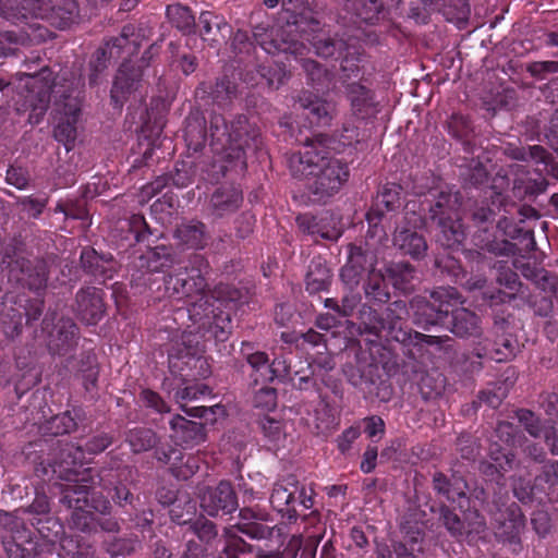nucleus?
<instances>
[{
	"mask_svg": "<svg viewBox=\"0 0 558 558\" xmlns=\"http://www.w3.org/2000/svg\"><path fill=\"white\" fill-rule=\"evenodd\" d=\"M49 512L50 504L48 497L44 493L37 492L35 499L28 508L15 510L14 514L0 513V522L12 530L19 526V522H13V519L21 521V524H24L27 520L35 526L41 523L44 518L48 517Z\"/></svg>",
	"mask_w": 558,
	"mask_h": 558,
	"instance_id": "2eb2a0df",
	"label": "nucleus"
},
{
	"mask_svg": "<svg viewBox=\"0 0 558 558\" xmlns=\"http://www.w3.org/2000/svg\"><path fill=\"white\" fill-rule=\"evenodd\" d=\"M389 283L388 272L381 274L380 270L375 268L369 269L366 292L372 293L375 298L381 300L388 298L389 293L386 290Z\"/></svg>",
	"mask_w": 558,
	"mask_h": 558,
	"instance_id": "a18cd8bd",
	"label": "nucleus"
},
{
	"mask_svg": "<svg viewBox=\"0 0 558 558\" xmlns=\"http://www.w3.org/2000/svg\"><path fill=\"white\" fill-rule=\"evenodd\" d=\"M23 210L27 213L29 217L37 218L46 206L45 199H37L32 197H25L21 201Z\"/></svg>",
	"mask_w": 558,
	"mask_h": 558,
	"instance_id": "338daca9",
	"label": "nucleus"
},
{
	"mask_svg": "<svg viewBox=\"0 0 558 558\" xmlns=\"http://www.w3.org/2000/svg\"><path fill=\"white\" fill-rule=\"evenodd\" d=\"M547 189V181L538 175L532 178L529 173L518 174L513 182V195L523 199L525 197L537 196L544 193Z\"/></svg>",
	"mask_w": 558,
	"mask_h": 558,
	"instance_id": "2f4dec72",
	"label": "nucleus"
},
{
	"mask_svg": "<svg viewBox=\"0 0 558 558\" xmlns=\"http://www.w3.org/2000/svg\"><path fill=\"white\" fill-rule=\"evenodd\" d=\"M84 452L80 447L66 445L60 450V461L53 464L40 462L35 473L43 480L53 477L70 482L62 489L61 502L72 510L71 525L84 533H93L94 542L100 541L102 535L98 531L114 532L118 530V523L111 519L97 522L93 511L105 513L110 502L96 492H90L92 486L86 485L90 480L94 485L96 482L89 473H80L78 468L83 465Z\"/></svg>",
	"mask_w": 558,
	"mask_h": 558,
	"instance_id": "f03ea898",
	"label": "nucleus"
},
{
	"mask_svg": "<svg viewBox=\"0 0 558 558\" xmlns=\"http://www.w3.org/2000/svg\"><path fill=\"white\" fill-rule=\"evenodd\" d=\"M75 426L76 423L73 417L69 413H62L51 417L46 429L54 435H59L72 432Z\"/></svg>",
	"mask_w": 558,
	"mask_h": 558,
	"instance_id": "5fc2aeb1",
	"label": "nucleus"
},
{
	"mask_svg": "<svg viewBox=\"0 0 558 558\" xmlns=\"http://www.w3.org/2000/svg\"><path fill=\"white\" fill-rule=\"evenodd\" d=\"M141 400L146 407L154 409L158 413H165L169 411L168 405L160 398V396L149 389H144L141 392Z\"/></svg>",
	"mask_w": 558,
	"mask_h": 558,
	"instance_id": "e2e57ef3",
	"label": "nucleus"
},
{
	"mask_svg": "<svg viewBox=\"0 0 558 558\" xmlns=\"http://www.w3.org/2000/svg\"><path fill=\"white\" fill-rule=\"evenodd\" d=\"M56 211L63 214L65 219L82 220L84 227L90 225L88 211L82 202L58 204Z\"/></svg>",
	"mask_w": 558,
	"mask_h": 558,
	"instance_id": "de8ad7c7",
	"label": "nucleus"
},
{
	"mask_svg": "<svg viewBox=\"0 0 558 558\" xmlns=\"http://www.w3.org/2000/svg\"><path fill=\"white\" fill-rule=\"evenodd\" d=\"M306 40L311 43L312 47L315 49L316 54L323 58L341 56L343 44L339 40H333L324 37L323 35H316L312 39L306 37Z\"/></svg>",
	"mask_w": 558,
	"mask_h": 558,
	"instance_id": "37998d69",
	"label": "nucleus"
},
{
	"mask_svg": "<svg viewBox=\"0 0 558 558\" xmlns=\"http://www.w3.org/2000/svg\"><path fill=\"white\" fill-rule=\"evenodd\" d=\"M497 227L506 236L509 238L502 240L501 244H511L510 240H519L525 244H535L533 231L519 227L506 217L498 221Z\"/></svg>",
	"mask_w": 558,
	"mask_h": 558,
	"instance_id": "4c0bfd02",
	"label": "nucleus"
},
{
	"mask_svg": "<svg viewBox=\"0 0 558 558\" xmlns=\"http://www.w3.org/2000/svg\"><path fill=\"white\" fill-rule=\"evenodd\" d=\"M368 231L366 240L369 244H383L387 241L388 235L381 225V217L374 215L373 213L367 214Z\"/></svg>",
	"mask_w": 558,
	"mask_h": 558,
	"instance_id": "864d4df0",
	"label": "nucleus"
},
{
	"mask_svg": "<svg viewBox=\"0 0 558 558\" xmlns=\"http://www.w3.org/2000/svg\"><path fill=\"white\" fill-rule=\"evenodd\" d=\"M296 226L302 233L314 236V241H317L318 238L327 241H338L341 234V231L335 227L320 226L316 218L310 214L299 215Z\"/></svg>",
	"mask_w": 558,
	"mask_h": 558,
	"instance_id": "c85d7f7f",
	"label": "nucleus"
},
{
	"mask_svg": "<svg viewBox=\"0 0 558 558\" xmlns=\"http://www.w3.org/2000/svg\"><path fill=\"white\" fill-rule=\"evenodd\" d=\"M189 530L193 535L197 536V538L204 543H209L217 535L214 523L204 519H198L193 522L189 526Z\"/></svg>",
	"mask_w": 558,
	"mask_h": 558,
	"instance_id": "6e6d98bb",
	"label": "nucleus"
},
{
	"mask_svg": "<svg viewBox=\"0 0 558 558\" xmlns=\"http://www.w3.org/2000/svg\"><path fill=\"white\" fill-rule=\"evenodd\" d=\"M19 87L25 92L21 94L22 104L16 102V110L24 112L31 110L28 121L38 123L44 117L51 97L59 106V121L54 128V138L65 146L69 151L76 138V122L81 111V102L77 88L81 80L69 84L65 75L51 80V72L43 69L39 73L31 75L19 74Z\"/></svg>",
	"mask_w": 558,
	"mask_h": 558,
	"instance_id": "7ed1b4c3",
	"label": "nucleus"
},
{
	"mask_svg": "<svg viewBox=\"0 0 558 558\" xmlns=\"http://www.w3.org/2000/svg\"><path fill=\"white\" fill-rule=\"evenodd\" d=\"M508 203L501 193H492L490 201H482L475 204L472 210L473 220L477 223H485L493 220L494 216L501 210L508 211Z\"/></svg>",
	"mask_w": 558,
	"mask_h": 558,
	"instance_id": "7c9ffc66",
	"label": "nucleus"
},
{
	"mask_svg": "<svg viewBox=\"0 0 558 558\" xmlns=\"http://www.w3.org/2000/svg\"><path fill=\"white\" fill-rule=\"evenodd\" d=\"M243 201L242 192L234 186H222L210 198L211 215L222 218L235 213Z\"/></svg>",
	"mask_w": 558,
	"mask_h": 558,
	"instance_id": "412c9836",
	"label": "nucleus"
},
{
	"mask_svg": "<svg viewBox=\"0 0 558 558\" xmlns=\"http://www.w3.org/2000/svg\"><path fill=\"white\" fill-rule=\"evenodd\" d=\"M43 325V330L48 335V347L51 351L61 354L73 345L76 326L71 319L61 318L50 329V318L46 316Z\"/></svg>",
	"mask_w": 558,
	"mask_h": 558,
	"instance_id": "dca6fc26",
	"label": "nucleus"
},
{
	"mask_svg": "<svg viewBox=\"0 0 558 558\" xmlns=\"http://www.w3.org/2000/svg\"><path fill=\"white\" fill-rule=\"evenodd\" d=\"M108 476L113 477V475L111 473L105 474V475H98V484L101 485L104 487V489H106V490L113 489L114 495L112 496V498L114 500H117L119 504H121L122 501L126 502L129 500V496H130V493L126 489V487L123 485H119V486L113 485V482L111 480L107 478Z\"/></svg>",
	"mask_w": 558,
	"mask_h": 558,
	"instance_id": "052dcab7",
	"label": "nucleus"
},
{
	"mask_svg": "<svg viewBox=\"0 0 558 558\" xmlns=\"http://www.w3.org/2000/svg\"><path fill=\"white\" fill-rule=\"evenodd\" d=\"M302 66L307 72L312 84L317 90L323 87V85L330 82L329 74L326 70H324L316 61L304 59L302 60Z\"/></svg>",
	"mask_w": 558,
	"mask_h": 558,
	"instance_id": "603ef678",
	"label": "nucleus"
},
{
	"mask_svg": "<svg viewBox=\"0 0 558 558\" xmlns=\"http://www.w3.org/2000/svg\"><path fill=\"white\" fill-rule=\"evenodd\" d=\"M262 432L274 448H277L286 438V430L283 423L272 417L265 416L260 422Z\"/></svg>",
	"mask_w": 558,
	"mask_h": 558,
	"instance_id": "ea45409f",
	"label": "nucleus"
},
{
	"mask_svg": "<svg viewBox=\"0 0 558 558\" xmlns=\"http://www.w3.org/2000/svg\"><path fill=\"white\" fill-rule=\"evenodd\" d=\"M140 77L138 71H131L126 63L121 65L111 88V100L114 107H122L123 102L137 90Z\"/></svg>",
	"mask_w": 558,
	"mask_h": 558,
	"instance_id": "4be33fe9",
	"label": "nucleus"
},
{
	"mask_svg": "<svg viewBox=\"0 0 558 558\" xmlns=\"http://www.w3.org/2000/svg\"><path fill=\"white\" fill-rule=\"evenodd\" d=\"M172 437L179 444L192 445L203 439V426L194 421H189L182 415H175L170 421Z\"/></svg>",
	"mask_w": 558,
	"mask_h": 558,
	"instance_id": "cd10ccee",
	"label": "nucleus"
},
{
	"mask_svg": "<svg viewBox=\"0 0 558 558\" xmlns=\"http://www.w3.org/2000/svg\"><path fill=\"white\" fill-rule=\"evenodd\" d=\"M430 299L432 302L423 305L418 301L411 302L418 325L427 327L444 324L445 318L452 311L451 331L459 337L476 335L478 317L464 307L452 310L454 305L461 303L454 288H439L432 292Z\"/></svg>",
	"mask_w": 558,
	"mask_h": 558,
	"instance_id": "39448f33",
	"label": "nucleus"
},
{
	"mask_svg": "<svg viewBox=\"0 0 558 558\" xmlns=\"http://www.w3.org/2000/svg\"><path fill=\"white\" fill-rule=\"evenodd\" d=\"M171 246H153L148 250L145 259L147 260L148 270L156 272L160 271L166 267L172 266V259L170 258L169 248Z\"/></svg>",
	"mask_w": 558,
	"mask_h": 558,
	"instance_id": "79ce46f5",
	"label": "nucleus"
},
{
	"mask_svg": "<svg viewBox=\"0 0 558 558\" xmlns=\"http://www.w3.org/2000/svg\"><path fill=\"white\" fill-rule=\"evenodd\" d=\"M460 206L461 197L458 192L441 191L428 207L432 220L437 221L444 238L452 244H460L464 240L459 216Z\"/></svg>",
	"mask_w": 558,
	"mask_h": 558,
	"instance_id": "6e6552de",
	"label": "nucleus"
},
{
	"mask_svg": "<svg viewBox=\"0 0 558 558\" xmlns=\"http://www.w3.org/2000/svg\"><path fill=\"white\" fill-rule=\"evenodd\" d=\"M43 312V301L35 299L33 301L20 298L16 300L13 293H0V320L3 325V332L9 338H14L21 333L23 327V316L27 320L37 319Z\"/></svg>",
	"mask_w": 558,
	"mask_h": 558,
	"instance_id": "1a4fd4ad",
	"label": "nucleus"
},
{
	"mask_svg": "<svg viewBox=\"0 0 558 558\" xmlns=\"http://www.w3.org/2000/svg\"><path fill=\"white\" fill-rule=\"evenodd\" d=\"M7 268L9 269L10 279H14L22 286H27L29 289L39 291L46 287L47 271L46 266L40 263L33 270H25V262L20 259L3 260Z\"/></svg>",
	"mask_w": 558,
	"mask_h": 558,
	"instance_id": "f3484780",
	"label": "nucleus"
},
{
	"mask_svg": "<svg viewBox=\"0 0 558 558\" xmlns=\"http://www.w3.org/2000/svg\"><path fill=\"white\" fill-rule=\"evenodd\" d=\"M81 259L84 267L88 268L94 275H104L110 271L114 267V263L111 256H106L98 253L94 246H87L81 254Z\"/></svg>",
	"mask_w": 558,
	"mask_h": 558,
	"instance_id": "f704fd0d",
	"label": "nucleus"
},
{
	"mask_svg": "<svg viewBox=\"0 0 558 558\" xmlns=\"http://www.w3.org/2000/svg\"><path fill=\"white\" fill-rule=\"evenodd\" d=\"M206 391H207L206 386L196 384L193 386H189V387L179 389L175 392L174 398H175L177 402L180 403L181 410L189 416L207 418V414L209 412L215 413V414L216 413L222 414L223 408L221 405H215V407H210V408L194 407V408L187 409L185 405L182 404V402H184V401H191V400L198 399V397L201 395H205Z\"/></svg>",
	"mask_w": 558,
	"mask_h": 558,
	"instance_id": "b1692460",
	"label": "nucleus"
},
{
	"mask_svg": "<svg viewBox=\"0 0 558 558\" xmlns=\"http://www.w3.org/2000/svg\"><path fill=\"white\" fill-rule=\"evenodd\" d=\"M345 95L351 105L354 116L365 119L374 109V98L372 92L360 83H349L345 85Z\"/></svg>",
	"mask_w": 558,
	"mask_h": 558,
	"instance_id": "393cba45",
	"label": "nucleus"
},
{
	"mask_svg": "<svg viewBox=\"0 0 558 558\" xmlns=\"http://www.w3.org/2000/svg\"><path fill=\"white\" fill-rule=\"evenodd\" d=\"M77 12L75 0H0V17L13 23L32 16L50 20L65 28L75 21Z\"/></svg>",
	"mask_w": 558,
	"mask_h": 558,
	"instance_id": "423d86ee",
	"label": "nucleus"
},
{
	"mask_svg": "<svg viewBox=\"0 0 558 558\" xmlns=\"http://www.w3.org/2000/svg\"><path fill=\"white\" fill-rule=\"evenodd\" d=\"M4 371L0 369V384L14 386L17 396L23 395L31 387L35 386L40 380L41 372L37 367L35 360L32 356H19L15 363V373L11 377H5Z\"/></svg>",
	"mask_w": 558,
	"mask_h": 558,
	"instance_id": "4468645a",
	"label": "nucleus"
},
{
	"mask_svg": "<svg viewBox=\"0 0 558 558\" xmlns=\"http://www.w3.org/2000/svg\"><path fill=\"white\" fill-rule=\"evenodd\" d=\"M219 125L216 119L210 126L213 141L221 145L225 157L240 170L246 167V150L256 149L260 144L259 131L248 123L246 117L239 116L229 124Z\"/></svg>",
	"mask_w": 558,
	"mask_h": 558,
	"instance_id": "0eeeda50",
	"label": "nucleus"
},
{
	"mask_svg": "<svg viewBox=\"0 0 558 558\" xmlns=\"http://www.w3.org/2000/svg\"><path fill=\"white\" fill-rule=\"evenodd\" d=\"M175 238L182 244H198L209 240L206 226L197 220L182 222L175 230Z\"/></svg>",
	"mask_w": 558,
	"mask_h": 558,
	"instance_id": "72a5a7b5",
	"label": "nucleus"
},
{
	"mask_svg": "<svg viewBox=\"0 0 558 558\" xmlns=\"http://www.w3.org/2000/svg\"><path fill=\"white\" fill-rule=\"evenodd\" d=\"M349 262L341 269L342 280L350 287L356 286L364 268L360 264L363 257L362 246H350Z\"/></svg>",
	"mask_w": 558,
	"mask_h": 558,
	"instance_id": "c9c22d12",
	"label": "nucleus"
},
{
	"mask_svg": "<svg viewBox=\"0 0 558 558\" xmlns=\"http://www.w3.org/2000/svg\"><path fill=\"white\" fill-rule=\"evenodd\" d=\"M543 259L544 254L537 246H522L512 264L537 289L550 295L556 291L558 279L555 275L538 266Z\"/></svg>",
	"mask_w": 558,
	"mask_h": 558,
	"instance_id": "9b49d317",
	"label": "nucleus"
},
{
	"mask_svg": "<svg viewBox=\"0 0 558 558\" xmlns=\"http://www.w3.org/2000/svg\"><path fill=\"white\" fill-rule=\"evenodd\" d=\"M236 89L232 82L223 77L216 83V86L209 93V97L213 101L225 105L235 96Z\"/></svg>",
	"mask_w": 558,
	"mask_h": 558,
	"instance_id": "3c124183",
	"label": "nucleus"
},
{
	"mask_svg": "<svg viewBox=\"0 0 558 558\" xmlns=\"http://www.w3.org/2000/svg\"><path fill=\"white\" fill-rule=\"evenodd\" d=\"M328 279L329 276L327 272H323L319 277H314V275L310 272L306 278V289L312 293L325 290L329 283Z\"/></svg>",
	"mask_w": 558,
	"mask_h": 558,
	"instance_id": "774afa93",
	"label": "nucleus"
},
{
	"mask_svg": "<svg viewBox=\"0 0 558 558\" xmlns=\"http://www.w3.org/2000/svg\"><path fill=\"white\" fill-rule=\"evenodd\" d=\"M296 31L298 26L287 24L286 27L276 32L271 31L267 38L258 40V44L269 54L284 52L301 56L305 46L295 38L296 35L294 33Z\"/></svg>",
	"mask_w": 558,
	"mask_h": 558,
	"instance_id": "ddd939ff",
	"label": "nucleus"
},
{
	"mask_svg": "<svg viewBox=\"0 0 558 558\" xmlns=\"http://www.w3.org/2000/svg\"><path fill=\"white\" fill-rule=\"evenodd\" d=\"M414 548L411 550L402 543H392L388 545L386 543H378L376 548L377 558H415L413 555Z\"/></svg>",
	"mask_w": 558,
	"mask_h": 558,
	"instance_id": "8fccbe9b",
	"label": "nucleus"
},
{
	"mask_svg": "<svg viewBox=\"0 0 558 558\" xmlns=\"http://www.w3.org/2000/svg\"><path fill=\"white\" fill-rule=\"evenodd\" d=\"M515 444L522 446L520 437H517ZM514 446H499L497 444L493 445L489 449V462H485L483 464V472L487 475H494L495 473H502L510 469L513 465V453L511 451Z\"/></svg>",
	"mask_w": 558,
	"mask_h": 558,
	"instance_id": "bb28decb",
	"label": "nucleus"
},
{
	"mask_svg": "<svg viewBox=\"0 0 558 558\" xmlns=\"http://www.w3.org/2000/svg\"><path fill=\"white\" fill-rule=\"evenodd\" d=\"M425 220L415 211H407L402 222L397 227L393 235V244H426L422 229Z\"/></svg>",
	"mask_w": 558,
	"mask_h": 558,
	"instance_id": "5701e85b",
	"label": "nucleus"
},
{
	"mask_svg": "<svg viewBox=\"0 0 558 558\" xmlns=\"http://www.w3.org/2000/svg\"><path fill=\"white\" fill-rule=\"evenodd\" d=\"M434 487L435 489L441 494L447 500L452 504H457V507L464 511L469 508V498L466 496V483L463 478L452 476L451 480H448L442 474H436L434 476Z\"/></svg>",
	"mask_w": 558,
	"mask_h": 558,
	"instance_id": "aec40b11",
	"label": "nucleus"
},
{
	"mask_svg": "<svg viewBox=\"0 0 558 558\" xmlns=\"http://www.w3.org/2000/svg\"><path fill=\"white\" fill-rule=\"evenodd\" d=\"M507 518L504 513L496 515L495 520L499 523V531L497 534L507 539L515 538L524 527V517L517 505H511L506 510Z\"/></svg>",
	"mask_w": 558,
	"mask_h": 558,
	"instance_id": "c756f323",
	"label": "nucleus"
},
{
	"mask_svg": "<svg viewBox=\"0 0 558 558\" xmlns=\"http://www.w3.org/2000/svg\"><path fill=\"white\" fill-rule=\"evenodd\" d=\"M247 363L251 365L253 373L252 377H254V381L257 383H268L270 381V364L268 361V356L264 352H255L247 355Z\"/></svg>",
	"mask_w": 558,
	"mask_h": 558,
	"instance_id": "a19ab883",
	"label": "nucleus"
},
{
	"mask_svg": "<svg viewBox=\"0 0 558 558\" xmlns=\"http://www.w3.org/2000/svg\"><path fill=\"white\" fill-rule=\"evenodd\" d=\"M327 137L319 135L307 141L302 150L289 158V168L296 178L311 182L308 189L317 201L338 193L349 177L348 168L339 159L328 157Z\"/></svg>",
	"mask_w": 558,
	"mask_h": 558,
	"instance_id": "20e7f679",
	"label": "nucleus"
},
{
	"mask_svg": "<svg viewBox=\"0 0 558 558\" xmlns=\"http://www.w3.org/2000/svg\"><path fill=\"white\" fill-rule=\"evenodd\" d=\"M527 71L533 76L542 77L543 74H545V73L558 72V62L557 61L533 62L527 66Z\"/></svg>",
	"mask_w": 558,
	"mask_h": 558,
	"instance_id": "69168bd1",
	"label": "nucleus"
},
{
	"mask_svg": "<svg viewBox=\"0 0 558 558\" xmlns=\"http://www.w3.org/2000/svg\"><path fill=\"white\" fill-rule=\"evenodd\" d=\"M498 282L505 286L509 291H498L497 293H484V298L490 301L492 305L499 303H508L512 300H519L522 304H527L534 308V312L539 316H548L553 310V302L549 294H545L539 300L532 296L522 284L518 281V276L513 271L501 272L498 277Z\"/></svg>",
	"mask_w": 558,
	"mask_h": 558,
	"instance_id": "9d476101",
	"label": "nucleus"
},
{
	"mask_svg": "<svg viewBox=\"0 0 558 558\" xmlns=\"http://www.w3.org/2000/svg\"><path fill=\"white\" fill-rule=\"evenodd\" d=\"M292 498L293 492H291L288 487L283 486L282 484H276L269 500L274 509L281 512L291 502Z\"/></svg>",
	"mask_w": 558,
	"mask_h": 558,
	"instance_id": "13d9d810",
	"label": "nucleus"
},
{
	"mask_svg": "<svg viewBox=\"0 0 558 558\" xmlns=\"http://www.w3.org/2000/svg\"><path fill=\"white\" fill-rule=\"evenodd\" d=\"M167 16L170 23L184 34L194 31L195 19L189 8L181 4H172L167 8Z\"/></svg>",
	"mask_w": 558,
	"mask_h": 558,
	"instance_id": "e433bc0d",
	"label": "nucleus"
},
{
	"mask_svg": "<svg viewBox=\"0 0 558 558\" xmlns=\"http://www.w3.org/2000/svg\"><path fill=\"white\" fill-rule=\"evenodd\" d=\"M61 548L65 555L71 558H93L94 549L90 544L72 536H65L61 539Z\"/></svg>",
	"mask_w": 558,
	"mask_h": 558,
	"instance_id": "c03bdc74",
	"label": "nucleus"
},
{
	"mask_svg": "<svg viewBox=\"0 0 558 558\" xmlns=\"http://www.w3.org/2000/svg\"><path fill=\"white\" fill-rule=\"evenodd\" d=\"M518 418L523 424L527 433L534 438L544 437L551 452L558 454V439L553 426H546L529 410H520Z\"/></svg>",
	"mask_w": 558,
	"mask_h": 558,
	"instance_id": "a878e982",
	"label": "nucleus"
},
{
	"mask_svg": "<svg viewBox=\"0 0 558 558\" xmlns=\"http://www.w3.org/2000/svg\"><path fill=\"white\" fill-rule=\"evenodd\" d=\"M126 441L134 452H142L155 446L156 435L148 428H134L129 432Z\"/></svg>",
	"mask_w": 558,
	"mask_h": 558,
	"instance_id": "58836bf2",
	"label": "nucleus"
},
{
	"mask_svg": "<svg viewBox=\"0 0 558 558\" xmlns=\"http://www.w3.org/2000/svg\"><path fill=\"white\" fill-rule=\"evenodd\" d=\"M389 283L397 290L408 293L414 287L415 279L414 270L405 263H396L387 266Z\"/></svg>",
	"mask_w": 558,
	"mask_h": 558,
	"instance_id": "473e14b6",
	"label": "nucleus"
},
{
	"mask_svg": "<svg viewBox=\"0 0 558 558\" xmlns=\"http://www.w3.org/2000/svg\"><path fill=\"white\" fill-rule=\"evenodd\" d=\"M300 106L306 111L311 123L319 126L329 125L336 116V104L322 99L312 93H304L299 99Z\"/></svg>",
	"mask_w": 558,
	"mask_h": 558,
	"instance_id": "6ab92c4d",
	"label": "nucleus"
},
{
	"mask_svg": "<svg viewBox=\"0 0 558 558\" xmlns=\"http://www.w3.org/2000/svg\"><path fill=\"white\" fill-rule=\"evenodd\" d=\"M110 43H107L105 47L98 49L92 60H90V70L92 73L89 75V84H97V76L107 68V61L112 58L110 56Z\"/></svg>",
	"mask_w": 558,
	"mask_h": 558,
	"instance_id": "09e8293b",
	"label": "nucleus"
},
{
	"mask_svg": "<svg viewBox=\"0 0 558 558\" xmlns=\"http://www.w3.org/2000/svg\"><path fill=\"white\" fill-rule=\"evenodd\" d=\"M76 312L84 323L97 324L104 315L101 291L90 287L81 289L76 293Z\"/></svg>",
	"mask_w": 558,
	"mask_h": 558,
	"instance_id": "a211bd4d",
	"label": "nucleus"
},
{
	"mask_svg": "<svg viewBox=\"0 0 558 558\" xmlns=\"http://www.w3.org/2000/svg\"><path fill=\"white\" fill-rule=\"evenodd\" d=\"M239 530L251 538H266L270 534V529L259 522H247L238 524Z\"/></svg>",
	"mask_w": 558,
	"mask_h": 558,
	"instance_id": "680f3d73",
	"label": "nucleus"
},
{
	"mask_svg": "<svg viewBox=\"0 0 558 558\" xmlns=\"http://www.w3.org/2000/svg\"><path fill=\"white\" fill-rule=\"evenodd\" d=\"M208 265L195 258L192 266H178L165 279L166 293L178 300L198 296L187 310L189 318L197 332H210L218 341H225L231 331L230 311L240 300V292L219 284L214 291H205Z\"/></svg>",
	"mask_w": 558,
	"mask_h": 558,
	"instance_id": "f257e3e1",
	"label": "nucleus"
},
{
	"mask_svg": "<svg viewBox=\"0 0 558 558\" xmlns=\"http://www.w3.org/2000/svg\"><path fill=\"white\" fill-rule=\"evenodd\" d=\"M397 201V192L391 189H385L381 194L377 196L376 203L369 213L381 217L384 215V209L392 210L396 207Z\"/></svg>",
	"mask_w": 558,
	"mask_h": 558,
	"instance_id": "4d7b16f0",
	"label": "nucleus"
},
{
	"mask_svg": "<svg viewBox=\"0 0 558 558\" xmlns=\"http://www.w3.org/2000/svg\"><path fill=\"white\" fill-rule=\"evenodd\" d=\"M497 437L506 446H514L517 441L515 428L510 423H499L496 428Z\"/></svg>",
	"mask_w": 558,
	"mask_h": 558,
	"instance_id": "0e129e2a",
	"label": "nucleus"
},
{
	"mask_svg": "<svg viewBox=\"0 0 558 558\" xmlns=\"http://www.w3.org/2000/svg\"><path fill=\"white\" fill-rule=\"evenodd\" d=\"M201 507L208 515L228 514L238 507L236 497L228 482H220L201 495Z\"/></svg>",
	"mask_w": 558,
	"mask_h": 558,
	"instance_id": "f8f14e48",
	"label": "nucleus"
},
{
	"mask_svg": "<svg viewBox=\"0 0 558 558\" xmlns=\"http://www.w3.org/2000/svg\"><path fill=\"white\" fill-rule=\"evenodd\" d=\"M277 393L271 387L260 388L254 397V405L262 410L270 411L276 408Z\"/></svg>",
	"mask_w": 558,
	"mask_h": 558,
	"instance_id": "bf43d9fd",
	"label": "nucleus"
},
{
	"mask_svg": "<svg viewBox=\"0 0 558 558\" xmlns=\"http://www.w3.org/2000/svg\"><path fill=\"white\" fill-rule=\"evenodd\" d=\"M125 226L129 228L132 239L137 243L157 242L161 239L160 234L149 231L145 221L140 217L134 218L132 222H125Z\"/></svg>",
	"mask_w": 558,
	"mask_h": 558,
	"instance_id": "49530a36",
	"label": "nucleus"
}]
</instances>
